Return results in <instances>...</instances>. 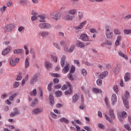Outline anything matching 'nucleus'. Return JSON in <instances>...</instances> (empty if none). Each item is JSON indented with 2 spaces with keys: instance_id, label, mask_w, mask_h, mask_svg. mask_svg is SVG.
<instances>
[{
  "instance_id": "10",
  "label": "nucleus",
  "mask_w": 131,
  "mask_h": 131,
  "mask_svg": "<svg viewBox=\"0 0 131 131\" xmlns=\"http://www.w3.org/2000/svg\"><path fill=\"white\" fill-rule=\"evenodd\" d=\"M86 24V21H83L80 24V25L78 26L75 27V29L76 30H79V29H82L83 28V26Z\"/></svg>"
},
{
  "instance_id": "31",
  "label": "nucleus",
  "mask_w": 131,
  "mask_h": 131,
  "mask_svg": "<svg viewBox=\"0 0 131 131\" xmlns=\"http://www.w3.org/2000/svg\"><path fill=\"white\" fill-rule=\"evenodd\" d=\"M60 122H64V123H69V120L65 118H61L59 119Z\"/></svg>"
},
{
  "instance_id": "43",
  "label": "nucleus",
  "mask_w": 131,
  "mask_h": 131,
  "mask_svg": "<svg viewBox=\"0 0 131 131\" xmlns=\"http://www.w3.org/2000/svg\"><path fill=\"white\" fill-rule=\"evenodd\" d=\"M36 94H37V92H36V89L33 90V91L30 93V96H36Z\"/></svg>"
},
{
  "instance_id": "15",
  "label": "nucleus",
  "mask_w": 131,
  "mask_h": 131,
  "mask_svg": "<svg viewBox=\"0 0 131 131\" xmlns=\"http://www.w3.org/2000/svg\"><path fill=\"white\" fill-rule=\"evenodd\" d=\"M69 71V64L66 63L65 67L62 69V73L64 74Z\"/></svg>"
},
{
  "instance_id": "46",
  "label": "nucleus",
  "mask_w": 131,
  "mask_h": 131,
  "mask_svg": "<svg viewBox=\"0 0 131 131\" xmlns=\"http://www.w3.org/2000/svg\"><path fill=\"white\" fill-rule=\"evenodd\" d=\"M0 10L1 13H5L6 12V10H7V6H3L1 7Z\"/></svg>"
},
{
  "instance_id": "38",
  "label": "nucleus",
  "mask_w": 131,
  "mask_h": 131,
  "mask_svg": "<svg viewBox=\"0 0 131 131\" xmlns=\"http://www.w3.org/2000/svg\"><path fill=\"white\" fill-rule=\"evenodd\" d=\"M69 14H70V15H75V14H76V10L71 9L69 10Z\"/></svg>"
},
{
  "instance_id": "61",
  "label": "nucleus",
  "mask_w": 131,
  "mask_h": 131,
  "mask_svg": "<svg viewBox=\"0 0 131 131\" xmlns=\"http://www.w3.org/2000/svg\"><path fill=\"white\" fill-rule=\"evenodd\" d=\"M124 127H125L127 130H128V131L131 130L130 127H129V125L128 124H125Z\"/></svg>"
},
{
  "instance_id": "64",
  "label": "nucleus",
  "mask_w": 131,
  "mask_h": 131,
  "mask_svg": "<svg viewBox=\"0 0 131 131\" xmlns=\"http://www.w3.org/2000/svg\"><path fill=\"white\" fill-rule=\"evenodd\" d=\"M125 20H128V19H131V14H128L125 16Z\"/></svg>"
},
{
  "instance_id": "63",
  "label": "nucleus",
  "mask_w": 131,
  "mask_h": 131,
  "mask_svg": "<svg viewBox=\"0 0 131 131\" xmlns=\"http://www.w3.org/2000/svg\"><path fill=\"white\" fill-rule=\"evenodd\" d=\"M25 28L23 26H20L18 27V30L19 32H21V31H23Z\"/></svg>"
},
{
  "instance_id": "42",
  "label": "nucleus",
  "mask_w": 131,
  "mask_h": 131,
  "mask_svg": "<svg viewBox=\"0 0 131 131\" xmlns=\"http://www.w3.org/2000/svg\"><path fill=\"white\" fill-rule=\"evenodd\" d=\"M55 95H56L57 97H61L62 96V91H57L55 92Z\"/></svg>"
},
{
  "instance_id": "1",
  "label": "nucleus",
  "mask_w": 131,
  "mask_h": 131,
  "mask_svg": "<svg viewBox=\"0 0 131 131\" xmlns=\"http://www.w3.org/2000/svg\"><path fill=\"white\" fill-rule=\"evenodd\" d=\"M111 28L110 26H106L105 27V35L108 39L113 38V32L111 31Z\"/></svg>"
},
{
  "instance_id": "9",
  "label": "nucleus",
  "mask_w": 131,
  "mask_h": 131,
  "mask_svg": "<svg viewBox=\"0 0 131 131\" xmlns=\"http://www.w3.org/2000/svg\"><path fill=\"white\" fill-rule=\"evenodd\" d=\"M117 103V96L116 94H114L112 96V105L114 106Z\"/></svg>"
},
{
  "instance_id": "51",
  "label": "nucleus",
  "mask_w": 131,
  "mask_h": 131,
  "mask_svg": "<svg viewBox=\"0 0 131 131\" xmlns=\"http://www.w3.org/2000/svg\"><path fill=\"white\" fill-rule=\"evenodd\" d=\"M51 58H52L53 61L56 62L58 60V58L53 55H51Z\"/></svg>"
},
{
  "instance_id": "36",
  "label": "nucleus",
  "mask_w": 131,
  "mask_h": 131,
  "mask_svg": "<svg viewBox=\"0 0 131 131\" xmlns=\"http://www.w3.org/2000/svg\"><path fill=\"white\" fill-rule=\"evenodd\" d=\"M39 95H40V100H43V94H42V90L41 89H40V88H39Z\"/></svg>"
},
{
  "instance_id": "7",
  "label": "nucleus",
  "mask_w": 131,
  "mask_h": 131,
  "mask_svg": "<svg viewBox=\"0 0 131 131\" xmlns=\"http://www.w3.org/2000/svg\"><path fill=\"white\" fill-rule=\"evenodd\" d=\"M126 116H127V115L126 114V112L124 111L119 113L118 115V117L120 121H123V119L126 118Z\"/></svg>"
},
{
  "instance_id": "24",
  "label": "nucleus",
  "mask_w": 131,
  "mask_h": 131,
  "mask_svg": "<svg viewBox=\"0 0 131 131\" xmlns=\"http://www.w3.org/2000/svg\"><path fill=\"white\" fill-rule=\"evenodd\" d=\"M118 54L120 57H122V58H124V59H125V60H127L128 59L127 56H126V55H125L124 53H123V52L121 51H119L118 52Z\"/></svg>"
},
{
  "instance_id": "18",
  "label": "nucleus",
  "mask_w": 131,
  "mask_h": 131,
  "mask_svg": "<svg viewBox=\"0 0 131 131\" xmlns=\"http://www.w3.org/2000/svg\"><path fill=\"white\" fill-rule=\"evenodd\" d=\"M130 80V73H126L124 77V81L125 82L129 81Z\"/></svg>"
},
{
  "instance_id": "48",
  "label": "nucleus",
  "mask_w": 131,
  "mask_h": 131,
  "mask_svg": "<svg viewBox=\"0 0 131 131\" xmlns=\"http://www.w3.org/2000/svg\"><path fill=\"white\" fill-rule=\"evenodd\" d=\"M51 76H53V77H60L61 76L59 74L57 73H51Z\"/></svg>"
},
{
  "instance_id": "58",
  "label": "nucleus",
  "mask_w": 131,
  "mask_h": 131,
  "mask_svg": "<svg viewBox=\"0 0 131 131\" xmlns=\"http://www.w3.org/2000/svg\"><path fill=\"white\" fill-rule=\"evenodd\" d=\"M74 62L75 64H76V65H77V66H78V67H80V63H79V60H74Z\"/></svg>"
},
{
  "instance_id": "53",
  "label": "nucleus",
  "mask_w": 131,
  "mask_h": 131,
  "mask_svg": "<svg viewBox=\"0 0 131 131\" xmlns=\"http://www.w3.org/2000/svg\"><path fill=\"white\" fill-rule=\"evenodd\" d=\"M19 84H20V83L19 82H15L13 84V88L14 89H16L19 86Z\"/></svg>"
},
{
  "instance_id": "41",
  "label": "nucleus",
  "mask_w": 131,
  "mask_h": 131,
  "mask_svg": "<svg viewBox=\"0 0 131 131\" xmlns=\"http://www.w3.org/2000/svg\"><path fill=\"white\" fill-rule=\"evenodd\" d=\"M73 73H69V74H68V78L70 80H73L74 78H73V75H72Z\"/></svg>"
},
{
  "instance_id": "20",
  "label": "nucleus",
  "mask_w": 131,
  "mask_h": 131,
  "mask_svg": "<svg viewBox=\"0 0 131 131\" xmlns=\"http://www.w3.org/2000/svg\"><path fill=\"white\" fill-rule=\"evenodd\" d=\"M11 47H8L7 48H6L3 52H2V55L3 56H6L7 54H9L10 53V51H11Z\"/></svg>"
},
{
  "instance_id": "33",
  "label": "nucleus",
  "mask_w": 131,
  "mask_h": 131,
  "mask_svg": "<svg viewBox=\"0 0 131 131\" xmlns=\"http://www.w3.org/2000/svg\"><path fill=\"white\" fill-rule=\"evenodd\" d=\"M29 67V58L27 57L25 60V68H28Z\"/></svg>"
},
{
  "instance_id": "30",
  "label": "nucleus",
  "mask_w": 131,
  "mask_h": 131,
  "mask_svg": "<svg viewBox=\"0 0 131 131\" xmlns=\"http://www.w3.org/2000/svg\"><path fill=\"white\" fill-rule=\"evenodd\" d=\"M13 53L14 54H23V50L20 49L14 50Z\"/></svg>"
},
{
  "instance_id": "29",
  "label": "nucleus",
  "mask_w": 131,
  "mask_h": 131,
  "mask_svg": "<svg viewBox=\"0 0 131 131\" xmlns=\"http://www.w3.org/2000/svg\"><path fill=\"white\" fill-rule=\"evenodd\" d=\"M77 100H78V95H77V94H75L73 96L72 98L73 103L76 102L77 101Z\"/></svg>"
},
{
  "instance_id": "22",
  "label": "nucleus",
  "mask_w": 131,
  "mask_h": 131,
  "mask_svg": "<svg viewBox=\"0 0 131 131\" xmlns=\"http://www.w3.org/2000/svg\"><path fill=\"white\" fill-rule=\"evenodd\" d=\"M122 100L124 103V105L125 107L127 109H128L129 108V106H128V100L125 99V98H124V97L122 98Z\"/></svg>"
},
{
  "instance_id": "3",
  "label": "nucleus",
  "mask_w": 131,
  "mask_h": 131,
  "mask_svg": "<svg viewBox=\"0 0 131 131\" xmlns=\"http://www.w3.org/2000/svg\"><path fill=\"white\" fill-rule=\"evenodd\" d=\"M32 15H35L38 18H39L40 22H46V15L45 14H38L37 12L32 11L31 13Z\"/></svg>"
},
{
  "instance_id": "45",
  "label": "nucleus",
  "mask_w": 131,
  "mask_h": 131,
  "mask_svg": "<svg viewBox=\"0 0 131 131\" xmlns=\"http://www.w3.org/2000/svg\"><path fill=\"white\" fill-rule=\"evenodd\" d=\"M74 72H75V67H74V66H72L69 73H74Z\"/></svg>"
},
{
  "instance_id": "52",
  "label": "nucleus",
  "mask_w": 131,
  "mask_h": 131,
  "mask_svg": "<svg viewBox=\"0 0 131 131\" xmlns=\"http://www.w3.org/2000/svg\"><path fill=\"white\" fill-rule=\"evenodd\" d=\"M36 103H37V99H35L32 101L31 106L34 107V106H35Z\"/></svg>"
},
{
  "instance_id": "5",
  "label": "nucleus",
  "mask_w": 131,
  "mask_h": 131,
  "mask_svg": "<svg viewBox=\"0 0 131 131\" xmlns=\"http://www.w3.org/2000/svg\"><path fill=\"white\" fill-rule=\"evenodd\" d=\"M51 17L54 20L58 21L61 18V14H60L59 12H53L51 14Z\"/></svg>"
},
{
  "instance_id": "40",
  "label": "nucleus",
  "mask_w": 131,
  "mask_h": 131,
  "mask_svg": "<svg viewBox=\"0 0 131 131\" xmlns=\"http://www.w3.org/2000/svg\"><path fill=\"white\" fill-rule=\"evenodd\" d=\"M124 33L126 35H128V34H131V29L129 30H124Z\"/></svg>"
},
{
  "instance_id": "27",
  "label": "nucleus",
  "mask_w": 131,
  "mask_h": 131,
  "mask_svg": "<svg viewBox=\"0 0 131 131\" xmlns=\"http://www.w3.org/2000/svg\"><path fill=\"white\" fill-rule=\"evenodd\" d=\"M76 45L78 46V48H81V49L85 47V45H84L83 42L78 41Z\"/></svg>"
},
{
  "instance_id": "32",
  "label": "nucleus",
  "mask_w": 131,
  "mask_h": 131,
  "mask_svg": "<svg viewBox=\"0 0 131 131\" xmlns=\"http://www.w3.org/2000/svg\"><path fill=\"white\" fill-rule=\"evenodd\" d=\"M122 98H125V100H128L129 99V93L128 91H126L124 94V96Z\"/></svg>"
},
{
  "instance_id": "37",
  "label": "nucleus",
  "mask_w": 131,
  "mask_h": 131,
  "mask_svg": "<svg viewBox=\"0 0 131 131\" xmlns=\"http://www.w3.org/2000/svg\"><path fill=\"white\" fill-rule=\"evenodd\" d=\"M104 101L106 104V106L109 108L110 107V104H109V100L108 99V98L105 97L104 98Z\"/></svg>"
},
{
  "instance_id": "59",
  "label": "nucleus",
  "mask_w": 131,
  "mask_h": 131,
  "mask_svg": "<svg viewBox=\"0 0 131 131\" xmlns=\"http://www.w3.org/2000/svg\"><path fill=\"white\" fill-rule=\"evenodd\" d=\"M97 84L98 85H102V82H103V81L101 79H98L96 81Z\"/></svg>"
},
{
  "instance_id": "57",
  "label": "nucleus",
  "mask_w": 131,
  "mask_h": 131,
  "mask_svg": "<svg viewBox=\"0 0 131 131\" xmlns=\"http://www.w3.org/2000/svg\"><path fill=\"white\" fill-rule=\"evenodd\" d=\"M113 89L115 93H116V94H117V93H118V87L117 86V85H114Z\"/></svg>"
},
{
  "instance_id": "8",
  "label": "nucleus",
  "mask_w": 131,
  "mask_h": 131,
  "mask_svg": "<svg viewBox=\"0 0 131 131\" xmlns=\"http://www.w3.org/2000/svg\"><path fill=\"white\" fill-rule=\"evenodd\" d=\"M67 85L69 90L65 91L64 95L68 96V95H71V94H72V89H71V84L69 82H67Z\"/></svg>"
},
{
  "instance_id": "34",
  "label": "nucleus",
  "mask_w": 131,
  "mask_h": 131,
  "mask_svg": "<svg viewBox=\"0 0 131 131\" xmlns=\"http://www.w3.org/2000/svg\"><path fill=\"white\" fill-rule=\"evenodd\" d=\"M17 96H18V93H14L13 95L9 97V99L10 101H13L14 98H15V97H17Z\"/></svg>"
},
{
  "instance_id": "35",
  "label": "nucleus",
  "mask_w": 131,
  "mask_h": 131,
  "mask_svg": "<svg viewBox=\"0 0 131 131\" xmlns=\"http://www.w3.org/2000/svg\"><path fill=\"white\" fill-rule=\"evenodd\" d=\"M45 66L47 69H50L52 67V64L48 61H46Z\"/></svg>"
},
{
  "instance_id": "28",
  "label": "nucleus",
  "mask_w": 131,
  "mask_h": 131,
  "mask_svg": "<svg viewBox=\"0 0 131 131\" xmlns=\"http://www.w3.org/2000/svg\"><path fill=\"white\" fill-rule=\"evenodd\" d=\"M93 91L94 92V93H95V94H101V93H102V90H101V89L96 88H93Z\"/></svg>"
},
{
  "instance_id": "16",
  "label": "nucleus",
  "mask_w": 131,
  "mask_h": 131,
  "mask_svg": "<svg viewBox=\"0 0 131 131\" xmlns=\"http://www.w3.org/2000/svg\"><path fill=\"white\" fill-rule=\"evenodd\" d=\"M13 110L14 112H12L10 114L11 117H14V116H16V115H18V114H19V111H18V108L15 107L13 109Z\"/></svg>"
},
{
  "instance_id": "14",
  "label": "nucleus",
  "mask_w": 131,
  "mask_h": 131,
  "mask_svg": "<svg viewBox=\"0 0 131 131\" xmlns=\"http://www.w3.org/2000/svg\"><path fill=\"white\" fill-rule=\"evenodd\" d=\"M42 111V108H37L33 110L32 113L33 114H39V113H41Z\"/></svg>"
},
{
  "instance_id": "19",
  "label": "nucleus",
  "mask_w": 131,
  "mask_h": 131,
  "mask_svg": "<svg viewBox=\"0 0 131 131\" xmlns=\"http://www.w3.org/2000/svg\"><path fill=\"white\" fill-rule=\"evenodd\" d=\"M74 48L75 46L73 45L71 47L69 50H68V49H67V48L66 47H64V50L65 52H67V53H72V52H73V51L74 50Z\"/></svg>"
},
{
  "instance_id": "60",
  "label": "nucleus",
  "mask_w": 131,
  "mask_h": 131,
  "mask_svg": "<svg viewBox=\"0 0 131 131\" xmlns=\"http://www.w3.org/2000/svg\"><path fill=\"white\" fill-rule=\"evenodd\" d=\"M37 18H38L37 16L35 15H33V16L31 17V20L32 21H35V20H36Z\"/></svg>"
},
{
  "instance_id": "21",
  "label": "nucleus",
  "mask_w": 131,
  "mask_h": 131,
  "mask_svg": "<svg viewBox=\"0 0 131 131\" xmlns=\"http://www.w3.org/2000/svg\"><path fill=\"white\" fill-rule=\"evenodd\" d=\"M49 33L48 32L40 31L39 32V35L42 36V37H47L49 35Z\"/></svg>"
},
{
  "instance_id": "55",
  "label": "nucleus",
  "mask_w": 131,
  "mask_h": 131,
  "mask_svg": "<svg viewBox=\"0 0 131 131\" xmlns=\"http://www.w3.org/2000/svg\"><path fill=\"white\" fill-rule=\"evenodd\" d=\"M10 63L11 66H16V62H14V60H13V59H11L10 61Z\"/></svg>"
},
{
  "instance_id": "11",
  "label": "nucleus",
  "mask_w": 131,
  "mask_h": 131,
  "mask_svg": "<svg viewBox=\"0 0 131 131\" xmlns=\"http://www.w3.org/2000/svg\"><path fill=\"white\" fill-rule=\"evenodd\" d=\"M80 38L82 41H89V37L86 34H81Z\"/></svg>"
},
{
  "instance_id": "54",
  "label": "nucleus",
  "mask_w": 131,
  "mask_h": 131,
  "mask_svg": "<svg viewBox=\"0 0 131 131\" xmlns=\"http://www.w3.org/2000/svg\"><path fill=\"white\" fill-rule=\"evenodd\" d=\"M83 17V15H82V13L79 12H78V19L79 20H81Z\"/></svg>"
},
{
  "instance_id": "6",
  "label": "nucleus",
  "mask_w": 131,
  "mask_h": 131,
  "mask_svg": "<svg viewBox=\"0 0 131 131\" xmlns=\"http://www.w3.org/2000/svg\"><path fill=\"white\" fill-rule=\"evenodd\" d=\"M15 25L11 24L9 25H7L5 28H4V31H6L7 32H10L15 28Z\"/></svg>"
},
{
  "instance_id": "25",
  "label": "nucleus",
  "mask_w": 131,
  "mask_h": 131,
  "mask_svg": "<svg viewBox=\"0 0 131 131\" xmlns=\"http://www.w3.org/2000/svg\"><path fill=\"white\" fill-rule=\"evenodd\" d=\"M65 60H66V56H62L60 61V64L62 67L65 66Z\"/></svg>"
},
{
  "instance_id": "56",
  "label": "nucleus",
  "mask_w": 131,
  "mask_h": 131,
  "mask_svg": "<svg viewBox=\"0 0 131 131\" xmlns=\"http://www.w3.org/2000/svg\"><path fill=\"white\" fill-rule=\"evenodd\" d=\"M50 115L52 118H54V119H57V116L54 113H51Z\"/></svg>"
},
{
  "instance_id": "39",
  "label": "nucleus",
  "mask_w": 131,
  "mask_h": 131,
  "mask_svg": "<svg viewBox=\"0 0 131 131\" xmlns=\"http://www.w3.org/2000/svg\"><path fill=\"white\" fill-rule=\"evenodd\" d=\"M114 32L115 34H116V35H120V34H121V32L118 29H115L114 30Z\"/></svg>"
},
{
  "instance_id": "17",
  "label": "nucleus",
  "mask_w": 131,
  "mask_h": 131,
  "mask_svg": "<svg viewBox=\"0 0 131 131\" xmlns=\"http://www.w3.org/2000/svg\"><path fill=\"white\" fill-rule=\"evenodd\" d=\"M37 74H35L33 77L31 79L30 81V83L31 84H34V83H35V82H36L37 80Z\"/></svg>"
},
{
  "instance_id": "44",
  "label": "nucleus",
  "mask_w": 131,
  "mask_h": 131,
  "mask_svg": "<svg viewBox=\"0 0 131 131\" xmlns=\"http://www.w3.org/2000/svg\"><path fill=\"white\" fill-rule=\"evenodd\" d=\"M22 79V73H18V75L17 77L16 80H21Z\"/></svg>"
},
{
  "instance_id": "49",
  "label": "nucleus",
  "mask_w": 131,
  "mask_h": 131,
  "mask_svg": "<svg viewBox=\"0 0 131 131\" xmlns=\"http://www.w3.org/2000/svg\"><path fill=\"white\" fill-rule=\"evenodd\" d=\"M81 73H82V74L84 76H85V75H86V74H88V72H86V69H83L81 70Z\"/></svg>"
},
{
  "instance_id": "2",
  "label": "nucleus",
  "mask_w": 131,
  "mask_h": 131,
  "mask_svg": "<svg viewBox=\"0 0 131 131\" xmlns=\"http://www.w3.org/2000/svg\"><path fill=\"white\" fill-rule=\"evenodd\" d=\"M110 115L112 120L110 119V118H109L107 115H105V119H106L107 121L110 122V123H113V121L112 120L115 119V116H114V111L113 110H110Z\"/></svg>"
},
{
  "instance_id": "13",
  "label": "nucleus",
  "mask_w": 131,
  "mask_h": 131,
  "mask_svg": "<svg viewBox=\"0 0 131 131\" xmlns=\"http://www.w3.org/2000/svg\"><path fill=\"white\" fill-rule=\"evenodd\" d=\"M121 39H122V36L118 35L117 36V39L115 41V46H119V45H120V41H121Z\"/></svg>"
},
{
  "instance_id": "26",
  "label": "nucleus",
  "mask_w": 131,
  "mask_h": 131,
  "mask_svg": "<svg viewBox=\"0 0 131 131\" xmlns=\"http://www.w3.org/2000/svg\"><path fill=\"white\" fill-rule=\"evenodd\" d=\"M49 99L50 105L53 106V105H54V97L53 96V95L50 94L49 95Z\"/></svg>"
},
{
  "instance_id": "62",
  "label": "nucleus",
  "mask_w": 131,
  "mask_h": 131,
  "mask_svg": "<svg viewBox=\"0 0 131 131\" xmlns=\"http://www.w3.org/2000/svg\"><path fill=\"white\" fill-rule=\"evenodd\" d=\"M20 4H21V5H26L27 4V0H20Z\"/></svg>"
},
{
  "instance_id": "47",
  "label": "nucleus",
  "mask_w": 131,
  "mask_h": 131,
  "mask_svg": "<svg viewBox=\"0 0 131 131\" xmlns=\"http://www.w3.org/2000/svg\"><path fill=\"white\" fill-rule=\"evenodd\" d=\"M114 72L115 73V74H118V72H119V68L118 67H116L114 69Z\"/></svg>"
},
{
  "instance_id": "12",
  "label": "nucleus",
  "mask_w": 131,
  "mask_h": 131,
  "mask_svg": "<svg viewBox=\"0 0 131 131\" xmlns=\"http://www.w3.org/2000/svg\"><path fill=\"white\" fill-rule=\"evenodd\" d=\"M73 18H74V16L69 14H67L63 17L64 20H66L67 21H72L73 20Z\"/></svg>"
},
{
  "instance_id": "23",
  "label": "nucleus",
  "mask_w": 131,
  "mask_h": 131,
  "mask_svg": "<svg viewBox=\"0 0 131 131\" xmlns=\"http://www.w3.org/2000/svg\"><path fill=\"white\" fill-rule=\"evenodd\" d=\"M108 73L107 71L103 72L102 73L99 75V78L103 79V78H104V77H106V76L108 75Z\"/></svg>"
},
{
  "instance_id": "4",
  "label": "nucleus",
  "mask_w": 131,
  "mask_h": 131,
  "mask_svg": "<svg viewBox=\"0 0 131 131\" xmlns=\"http://www.w3.org/2000/svg\"><path fill=\"white\" fill-rule=\"evenodd\" d=\"M38 27L41 29H50L52 28V25L49 23H40L38 25Z\"/></svg>"
},
{
  "instance_id": "50",
  "label": "nucleus",
  "mask_w": 131,
  "mask_h": 131,
  "mask_svg": "<svg viewBox=\"0 0 131 131\" xmlns=\"http://www.w3.org/2000/svg\"><path fill=\"white\" fill-rule=\"evenodd\" d=\"M104 45H106V46H112V42L110 40H106L105 42H104Z\"/></svg>"
}]
</instances>
